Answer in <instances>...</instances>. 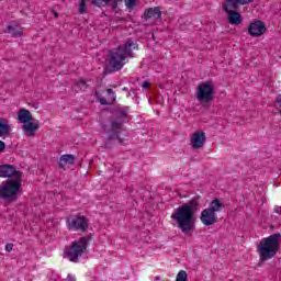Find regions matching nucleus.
I'll return each instance as SVG.
<instances>
[{"label":"nucleus","instance_id":"nucleus-1","mask_svg":"<svg viewBox=\"0 0 281 281\" xmlns=\"http://www.w3.org/2000/svg\"><path fill=\"white\" fill-rule=\"evenodd\" d=\"M201 207V195H196L187 203L175 209L171 218L176 221L182 234L191 236L194 232V223H196V212Z\"/></svg>","mask_w":281,"mask_h":281},{"label":"nucleus","instance_id":"nucleus-2","mask_svg":"<svg viewBox=\"0 0 281 281\" xmlns=\"http://www.w3.org/2000/svg\"><path fill=\"white\" fill-rule=\"evenodd\" d=\"M138 45L133 41H127L125 44L113 48L109 53L108 69L111 74L120 71L126 65L127 58H134L133 49H137Z\"/></svg>","mask_w":281,"mask_h":281},{"label":"nucleus","instance_id":"nucleus-3","mask_svg":"<svg viewBox=\"0 0 281 281\" xmlns=\"http://www.w3.org/2000/svg\"><path fill=\"white\" fill-rule=\"evenodd\" d=\"M128 106L116 108L114 110V119L111 120V128L106 133L109 134L105 140V148H111V142L117 139L119 144H124V139L120 138V133L124 126L126 117H128Z\"/></svg>","mask_w":281,"mask_h":281},{"label":"nucleus","instance_id":"nucleus-4","mask_svg":"<svg viewBox=\"0 0 281 281\" xmlns=\"http://www.w3.org/2000/svg\"><path fill=\"white\" fill-rule=\"evenodd\" d=\"M280 233H274L260 240L259 245L257 246V251L259 254L261 262H267V260L276 258V255L278 254V251H280Z\"/></svg>","mask_w":281,"mask_h":281},{"label":"nucleus","instance_id":"nucleus-5","mask_svg":"<svg viewBox=\"0 0 281 281\" xmlns=\"http://www.w3.org/2000/svg\"><path fill=\"white\" fill-rule=\"evenodd\" d=\"M21 191V178L5 180L0 184V199L3 201L14 202L19 199Z\"/></svg>","mask_w":281,"mask_h":281},{"label":"nucleus","instance_id":"nucleus-6","mask_svg":"<svg viewBox=\"0 0 281 281\" xmlns=\"http://www.w3.org/2000/svg\"><path fill=\"white\" fill-rule=\"evenodd\" d=\"M89 245V237H81L71 243L69 248L64 252V258H68L70 262H78V258L87 251Z\"/></svg>","mask_w":281,"mask_h":281},{"label":"nucleus","instance_id":"nucleus-7","mask_svg":"<svg viewBox=\"0 0 281 281\" xmlns=\"http://www.w3.org/2000/svg\"><path fill=\"white\" fill-rule=\"evenodd\" d=\"M215 98V88L212 81H205L198 86L196 90V99L202 104H210V102H214Z\"/></svg>","mask_w":281,"mask_h":281},{"label":"nucleus","instance_id":"nucleus-8","mask_svg":"<svg viewBox=\"0 0 281 281\" xmlns=\"http://www.w3.org/2000/svg\"><path fill=\"white\" fill-rule=\"evenodd\" d=\"M68 228L75 232H86L89 229V220L85 216H76L72 220H68Z\"/></svg>","mask_w":281,"mask_h":281},{"label":"nucleus","instance_id":"nucleus-9","mask_svg":"<svg viewBox=\"0 0 281 281\" xmlns=\"http://www.w3.org/2000/svg\"><path fill=\"white\" fill-rule=\"evenodd\" d=\"M0 177L2 179H21V171L16 170L13 165H1L0 166Z\"/></svg>","mask_w":281,"mask_h":281},{"label":"nucleus","instance_id":"nucleus-10","mask_svg":"<svg viewBox=\"0 0 281 281\" xmlns=\"http://www.w3.org/2000/svg\"><path fill=\"white\" fill-rule=\"evenodd\" d=\"M265 32H267V25L265 24V22L260 20H255L248 26V34H250V36H255V37L262 36Z\"/></svg>","mask_w":281,"mask_h":281},{"label":"nucleus","instance_id":"nucleus-11","mask_svg":"<svg viewBox=\"0 0 281 281\" xmlns=\"http://www.w3.org/2000/svg\"><path fill=\"white\" fill-rule=\"evenodd\" d=\"M200 221H202L203 225L210 227V225L218 223V215L209 209H204L201 213Z\"/></svg>","mask_w":281,"mask_h":281},{"label":"nucleus","instance_id":"nucleus-12","mask_svg":"<svg viewBox=\"0 0 281 281\" xmlns=\"http://www.w3.org/2000/svg\"><path fill=\"white\" fill-rule=\"evenodd\" d=\"M205 133L203 131H196L191 136V146L192 148H203L205 146Z\"/></svg>","mask_w":281,"mask_h":281},{"label":"nucleus","instance_id":"nucleus-13","mask_svg":"<svg viewBox=\"0 0 281 281\" xmlns=\"http://www.w3.org/2000/svg\"><path fill=\"white\" fill-rule=\"evenodd\" d=\"M108 98L100 97V92H95L94 95L99 99L100 104L103 106H109L115 104V92L113 89H106Z\"/></svg>","mask_w":281,"mask_h":281},{"label":"nucleus","instance_id":"nucleus-14","mask_svg":"<svg viewBox=\"0 0 281 281\" xmlns=\"http://www.w3.org/2000/svg\"><path fill=\"white\" fill-rule=\"evenodd\" d=\"M41 128V123L36 121H30L29 123H24L22 125V131H24L27 137H34V133Z\"/></svg>","mask_w":281,"mask_h":281},{"label":"nucleus","instance_id":"nucleus-15","mask_svg":"<svg viewBox=\"0 0 281 281\" xmlns=\"http://www.w3.org/2000/svg\"><path fill=\"white\" fill-rule=\"evenodd\" d=\"M18 120L21 124H27L29 122H34V116L30 110L21 109L18 112Z\"/></svg>","mask_w":281,"mask_h":281},{"label":"nucleus","instance_id":"nucleus-16","mask_svg":"<svg viewBox=\"0 0 281 281\" xmlns=\"http://www.w3.org/2000/svg\"><path fill=\"white\" fill-rule=\"evenodd\" d=\"M67 164L68 166H74V164H76V156L71 154L61 155L58 162L59 168L65 170Z\"/></svg>","mask_w":281,"mask_h":281},{"label":"nucleus","instance_id":"nucleus-17","mask_svg":"<svg viewBox=\"0 0 281 281\" xmlns=\"http://www.w3.org/2000/svg\"><path fill=\"white\" fill-rule=\"evenodd\" d=\"M122 0H92V4L98 8H104L109 5L112 10H117V2Z\"/></svg>","mask_w":281,"mask_h":281},{"label":"nucleus","instance_id":"nucleus-18","mask_svg":"<svg viewBox=\"0 0 281 281\" xmlns=\"http://www.w3.org/2000/svg\"><path fill=\"white\" fill-rule=\"evenodd\" d=\"M10 131H12V127L8 119L0 117V137H10Z\"/></svg>","mask_w":281,"mask_h":281},{"label":"nucleus","instance_id":"nucleus-19","mask_svg":"<svg viewBox=\"0 0 281 281\" xmlns=\"http://www.w3.org/2000/svg\"><path fill=\"white\" fill-rule=\"evenodd\" d=\"M238 5H240L238 0H226L223 3V10L224 12H227V14H231V12H236V10H238Z\"/></svg>","mask_w":281,"mask_h":281},{"label":"nucleus","instance_id":"nucleus-20","mask_svg":"<svg viewBox=\"0 0 281 281\" xmlns=\"http://www.w3.org/2000/svg\"><path fill=\"white\" fill-rule=\"evenodd\" d=\"M144 16L145 19H161V9L159 7L146 9Z\"/></svg>","mask_w":281,"mask_h":281},{"label":"nucleus","instance_id":"nucleus-21","mask_svg":"<svg viewBox=\"0 0 281 281\" xmlns=\"http://www.w3.org/2000/svg\"><path fill=\"white\" fill-rule=\"evenodd\" d=\"M227 20L231 25H240V23H243V15L237 11H231L227 15Z\"/></svg>","mask_w":281,"mask_h":281},{"label":"nucleus","instance_id":"nucleus-22","mask_svg":"<svg viewBox=\"0 0 281 281\" xmlns=\"http://www.w3.org/2000/svg\"><path fill=\"white\" fill-rule=\"evenodd\" d=\"M224 207H225V204H223L221 200L215 199L210 203V206L207 207V210L216 214V212H221V210H223Z\"/></svg>","mask_w":281,"mask_h":281},{"label":"nucleus","instance_id":"nucleus-23","mask_svg":"<svg viewBox=\"0 0 281 281\" xmlns=\"http://www.w3.org/2000/svg\"><path fill=\"white\" fill-rule=\"evenodd\" d=\"M8 34H11L14 38H20L23 36V31L19 30L18 25H8L7 26Z\"/></svg>","mask_w":281,"mask_h":281},{"label":"nucleus","instance_id":"nucleus-24","mask_svg":"<svg viewBox=\"0 0 281 281\" xmlns=\"http://www.w3.org/2000/svg\"><path fill=\"white\" fill-rule=\"evenodd\" d=\"M75 87L78 89L77 91H87L89 89V82L85 79H81L75 83Z\"/></svg>","mask_w":281,"mask_h":281},{"label":"nucleus","instance_id":"nucleus-25","mask_svg":"<svg viewBox=\"0 0 281 281\" xmlns=\"http://www.w3.org/2000/svg\"><path fill=\"white\" fill-rule=\"evenodd\" d=\"M176 281H188V272H186V270H181L177 274Z\"/></svg>","mask_w":281,"mask_h":281},{"label":"nucleus","instance_id":"nucleus-26","mask_svg":"<svg viewBox=\"0 0 281 281\" xmlns=\"http://www.w3.org/2000/svg\"><path fill=\"white\" fill-rule=\"evenodd\" d=\"M79 14H87V0H80Z\"/></svg>","mask_w":281,"mask_h":281},{"label":"nucleus","instance_id":"nucleus-27","mask_svg":"<svg viewBox=\"0 0 281 281\" xmlns=\"http://www.w3.org/2000/svg\"><path fill=\"white\" fill-rule=\"evenodd\" d=\"M137 2V0H125V5L126 8L131 9V8H135V3Z\"/></svg>","mask_w":281,"mask_h":281},{"label":"nucleus","instance_id":"nucleus-28","mask_svg":"<svg viewBox=\"0 0 281 281\" xmlns=\"http://www.w3.org/2000/svg\"><path fill=\"white\" fill-rule=\"evenodd\" d=\"M240 5H247V3H254V0H237Z\"/></svg>","mask_w":281,"mask_h":281},{"label":"nucleus","instance_id":"nucleus-29","mask_svg":"<svg viewBox=\"0 0 281 281\" xmlns=\"http://www.w3.org/2000/svg\"><path fill=\"white\" fill-rule=\"evenodd\" d=\"M14 249V244H7L5 251H12Z\"/></svg>","mask_w":281,"mask_h":281},{"label":"nucleus","instance_id":"nucleus-30","mask_svg":"<svg viewBox=\"0 0 281 281\" xmlns=\"http://www.w3.org/2000/svg\"><path fill=\"white\" fill-rule=\"evenodd\" d=\"M3 150H5V143L0 140V153H3Z\"/></svg>","mask_w":281,"mask_h":281},{"label":"nucleus","instance_id":"nucleus-31","mask_svg":"<svg viewBox=\"0 0 281 281\" xmlns=\"http://www.w3.org/2000/svg\"><path fill=\"white\" fill-rule=\"evenodd\" d=\"M142 87L143 89H148L150 87V82L144 81Z\"/></svg>","mask_w":281,"mask_h":281},{"label":"nucleus","instance_id":"nucleus-32","mask_svg":"<svg viewBox=\"0 0 281 281\" xmlns=\"http://www.w3.org/2000/svg\"><path fill=\"white\" fill-rule=\"evenodd\" d=\"M66 281H76V278H74L71 274H68Z\"/></svg>","mask_w":281,"mask_h":281},{"label":"nucleus","instance_id":"nucleus-33","mask_svg":"<svg viewBox=\"0 0 281 281\" xmlns=\"http://www.w3.org/2000/svg\"><path fill=\"white\" fill-rule=\"evenodd\" d=\"M274 212H276V214H280L281 215V206L276 207Z\"/></svg>","mask_w":281,"mask_h":281},{"label":"nucleus","instance_id":"nucleus-34","mask_svg":"<svg viewBox=\"0 0 281 281\" xmlns=\"http://www.w3.org/2000/svg\"><path fill=\"white\" fill-rule=\"evenodd\" d=\"M52 13L54 14L55 19H58V12L53 10Z\"/></svg>","mask_w":281,"mask_h":281}]
</instances>
